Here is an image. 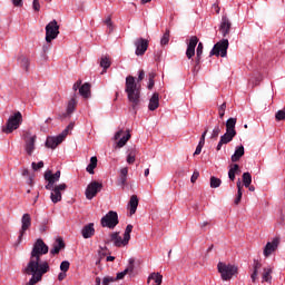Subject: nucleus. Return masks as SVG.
<instances>
[{
	"label": "nucleus",
	"mask_w": 285,
	"mask_h": 285,
	"mask_svg": "<svg viewBox=\"0 0 285 285\" xmlns=\"http://www.w3.org/2000/svg\"><path fill=\"white\" fill-rule=\"evenodd\" d=\"M49 247L46 245L43 239L38 238L33 245L31 250L30 261L24 268V273L27 275H32L30 281L26 285H36L38 282H41L43 275L50 271V265L48 262L41 263V256L48 255Z\"/></svg>",
	"instance_id": "nucleus-1"
},
{
	"label": "nucleus",
	"mask_w": 285,
	"mask_h": 285,
	"mask_svg": "<svg viewBox=\"0 0 285 285\" xmlns=\"http://www.w3.org/2000/svg\"><path fill=\"white\" fill-rule=\"evenodd\" d=\"M125 92L134 110L141 104V87L137 86L135 77L128 76L125 82Z\"/></svg>",
	"instance_id": "nucleus-2"
},
{
	"label": "nucleus",
	"mask_w": 285,
	"mask_h": 285,
	"mask_svg": "<svg viewBox=\"0 0 285 285\" xmlns=\"http://www.w3.org/2000/svg\"><path fill=\"white\" fill-rule=\"evenodd\" d=\"M235 126H237V118H229L226 121V132L220 136V140L216 147V150H222V146L226 144H230L235 137H237V130H235Z\"/></svg>",
	"instance_id": "nucleus-3"
},
{
	"label": "nucleus",
	"mask_w": 285,
	"mask_h": 285,
	"mask_svg": "<svg viewBox=\"0 0 285 285\" xmlns=\"http://www.w3.org/2000/svg\"><path fill=\"white\" fill-rule=\"evenodd\" d=\"M130 233H132V225H127L124 238L119 235V232H115L110 234V242L117 248H121V246H128V242H130Z\"/></svg>",
	"instance_id": "nucleus-4"
},
{
	"label": "nucleus",
	"mask_w": 285,
	"mask_h": 285,
	"mask_svg": "<svg viewBox=\"0 0 285 285\" xmlns=\"http://www.w3.org/2000/svg\"><path fill=\"white\" fill-rule=\"evenodd\" d=\"M135 271V258L129 259V264L126 267L125 271L119 272L116 277L112 276H105L102 278V285H110L114 284V282H119V279H124L126 275H130Z\"/></svg>",
	"instance_id": "nucleus-5"
},
{
	"label": "nucleus",
	"mask_w": 285,
	"mask_h": 285,
	"mask_svg": "<svg viewBox=\"0 0 285 285\" xmlns=\"http://www.w3.org/2000/svg\"><path fill=\"white\" fill-rule=\"evenodd\" d=\"M218 273L224 282L233 279L234 275H237V266L219 262L217 265Z\"/></svg>",
	"instance_id": "nucleus-6"
},
{
	"label": "nucleus",
	"mask_w": 285,
	"mask_h": 285,
	"mask_svg": "<svg viewBox=\"0 0 285 285\" xmlns=\"http://www.w3.org/2000/svg\"><path fill=\"white\" fill-rule=\"evenodd\" d=\"M21 121H23V116L21 115V111H17L8 119L6 127H2V132L10 135V132L17 130V128L21 126Z\"/></svg>",
	"instance_id": "nucleus-7"
},
{
	"label": "nucleus",
	"mask_w": 285,
	"mask_h": 285,
	"mask_svg": "<svg viewBox=\"0 0 285 285\" xmlns=\"http://www.w3.org/2000/svg\"><path fill=\"white\" fill-rule=\"evenodd\" d=\"M102 228H115L119 224V215L117 212H108L100 220Z\"/></svg>",
	"instance_id": "nucleus-8"
},
{
	"label": "nucleus",
	"mask_w": 285,
	"mask_h": 285,
	"mask_svg": "<svg viewBox=\"0 0 285 285\" xmlns=\"http://www.w3.org/2000/svg\"><path fill=\"white\" fill-rule=\"evenodd\" d=\"M46 42L48 45L52 43L53 39H57L59 37V23L57 20L50 21L46 28Z\"/></svg>",
	"instance_id": "nucleus-9"
},
{
	"label": "nucleus",
	"mask_w": 285,
	"mask_h": 285,
	"mask_svg": "<svg viewBox=\"0 0 285 285\" xmlns=\"http://www.w3.org/2000/svg\"><path fill=\"white\" fill-rule=\"evenodd\" d=\"M228 39H223L218 41L210 50L209 57H219V55L222 57H226V55H228Z\"/></svg>",
	"instance_id": "nucleus-10"
},
{
	"label": "nucleus",
	"mask_w": 285,
	"mask_h": 285,
	"mask_svg": "<svg viewBox=\"0 0 285 285\" xmlns=\"http://www.w3.org/2000/svg\"><path fill=\"white\" fill-rule=\"evenodd\" d=\"M101 188H104V184L97 180L91 181L86 188V191H85L86 198L92 199L94 197H97V194L101 193Z\"/></svg>",
	"instance_id": "nucleus-11"
},
{
	"label": "nucleus",
	"mask_w": 285,
	"mask_h": 285,
	"mask_svg": "<svg viewBox=\"0 0 285 285\" xmlns=\"http://www.w3.org/2000/svg\"><path fill=\"white\" fill-rule=\"evenodd\" d=\"M68 188V185H66V183H62L60 185H55L51 195H50V199L53 204H59V202H61L62 197H61V193H63V190H66Z\"/></svg>",
	"instance_id": "nucleus-12"
},
{
	"label": "nucleus",
	"mask_w": 285,
	"mask_h": 285,
	"mask_svg": "<svg viewBox=\"0 0 285 285\" xmlns=\"http://www.w3.org/2000/svg\"><path fill=\"white\" fill-rule=\"evenodd\" d=\"M21 229L19 232L18 240L21 242L23 239V236L26 235V230L30 229V226H32V218L30 217V214H23L21 218Z\"/></svg>",
	"instance_id": "nucleus-13"
},
{
	"label": "nucleus",
	"mask_w": 285,
	"mask_h": 285,
	"mask_svg": "<svg viewBox=\"0 0 285 285\" xmlns=\"http://www.w3.org/2000/svg\"><path fill=\"white\" fill-rule=\"evenodd\" d=\"M63 139H66V131H62L60 135L56 137H48L46 140V147L55 150V148H57L59 144L63 142Z\"/></svg>",
	"instance_id": "nucleus-14"
},
{
	"label": "nucleus",
	"mask_w": 285,
	"mask_h": 285,
	"mask_svg": "<svg viewBox=\"0 0 285 285\" xmlns=\"http://www.w3.org/2000/svg\"><path fill=\"white\" fill-rule=\"evenodd\" d=\"M279 246V237L273 238L272 242H268L263 250L264 257H271Z\"/></svg>",
	"instance_id": "nucleus-15"
},
{
	"label": "nucleus",
	"mask_w": 285,
	"mask_h": 285,
	"mask_svg": "<svg viewBox=\"0 0 285 285\" xmlns=\"http://www.w3.org/2000/svg\"><path fill=\"white\" fill-rule=\"evenodd\" d=\"M114 139L115 141H118L117 142L118 148H124V146H126V144H128V141L130 140V132H127L126 135H124V130L120 129L115 134Z\"/></svg>",
	"instance_id": "nucleus-16"
},
{
	"label": "nucleus",
	"mask_w": 285,
	"mask_h": 285,
	"mask_svg": "<svg viewBox=\"0 0 285 285\" xmlns=\"http://www.w3.org/2000/svg\"><path fill=\"white\" fill-rule=\"evenodd\" d=\"M135 46L137 57H142V55H146V50H148V40L139 38L135 41Z\"/></svg>",
	"instance_id": "nucleus-17"
},
{
	"label": "nucleus",
	"mask_w": 285,
	"mask_h": 285,
	"mask_svg": "<svg viewBox=\"0 0 285 285\" xmlns=\"http://www.w3.org/2000/svg\"><path fill=\"white\" fill-rule=\"evenodd\" d=\"M197 43H199V38H197V36H193L189 39V43L187 45V50H186L187 59H193V57H195V48H197Z\"/></svg>",
	"instance_id": "nucleus-18"
},
{
	"label": "nucleus",
	"mask_w": 285,
	"mask_h": 285,
	"mask_svg": "<svg viewBox=\"0 0 285 285\" xmlns=\"http://www.w3.org/2000/svg\"><path fill=\"white\" fill-rule=\"evenodd\" d=\"M63 248H66V243L63 242V238L58 237L50 249V255H59Z\"/></svg>",
	"instance_id": "nucleus-19"
},
{
	"label": "nucleus",
	"mask_w": 285,
	"mask_h": 285,
	"mask_svg": "<svg viewBox=\"0 0 285 285\" xmlns=\"http://www.w3.org/2000/svg\"><path fill=\"white\" fill-rule=\"evenodd\" d=\"M77 108V98L73 97L69 100L67 106V111L62 115H59L58 118L66 119L67 117H70L72 112H75V109Z\"/></svg>",
	"instance_id": "nucleus-20"
},
{
	"label": "nucleus",
	"mask_w": 285,
	"mask_h": 285,
	"mask_svg": "<svg viewBox=\"0 0 285 285\" xmlns=\"http://www.w3.org/2000/svg\"><path fill=\"white\" fill-rule=\"evenodd\" d=\"M81 235L83 239H90V237H95V223L85 225L81 229Z\"/></svg>",
	"instance_id": "nucleus-21"
},
{
	"label": "nucleus",
	"mask_w": 285,
	"mask_h": 285,
	"mask_svg": "<svg viewBox=\"0 0 285 285\" xmlns=\"http://www.w3.org/2000/svg\"><path fill=\"white\" fill-rule=\"evenodd\" d=\"M26 141V153L27 155H32L35 153V142L37 141V136H27L24 138Z\"/></svg>",
	"instance_id": "nucleus-22"
},
{
	"label": "nucleus",
	"mask_w": 285,
	"mask_h": 285,
	"mask_svg": "<svg viewBox=\"0 0 285 285\" xmlns=\"http://www.w3.org/2000/svg\"><path fill=\"white\" fill-rule=\"evenodd\" d=\"M61 179V171L58 170L55 174H52V170H47L45 173V180L46 181H52V184H57Z\"/></svg>",
	"instance_id": "nucleus-23"
},
{
	"label": "nucleus",
	"mask_w": 285,
	"mask_h": 285,
	"mask_svg": "<svg viewBox=\"0 0 285 285\" xmlns=\"http://www.w3.org/2000/svg\"><path fill=\"white\" fill-rule=\"evenodd\" d=\"M230 26H232L230 20H228V18L226 17H223L220 28H219L223 37L230 35Z\"/></svg>",
	"instance_id": "nucleus-24"
},
{
	"label": "nucleus",
	"mask_w": 285,
	"mask_h": 285,
	"mask_svg": "<svg viewBox=\"0 0 285 285\" xmlns=\"http://www.w3.org/2000/svg\"><path fill=\"white\" fill-rule=\"evenodd\" d=\"M139 206V198L137 197V195H132L130 197V200L128 203V207H129V215L132 216L135 215V213H137V207Z\"/></svg>",
	"instance_id": "nucleus-25"
},
{
	"label": "nucleus",
	"mask_w": 285,
	"mask_h": 285,
	"mask_svg": "<svg viewBox=\"0 0 285 285\" xmlns=\"http://www.w3.org/2000/svg\"><path fill=\"white\" fill-rule=\"evenodd\" d=\"M149 110L155 111L159 108V94L155 92L149 100Z\"/></svg>",
	"instance_id": "nucleus-26"
},
{
	"label": "nucleus",
	"mask_w": 285,
	"mask_h": 285,
	"mask_svg": "<svg viewBox=\"0 0 285 285\" xmlns=\"http://www.w3.org/2000/svg\"><path fill=\"white\" fill-rule=\"evenodd\" d=\"M202 55H204V43L199 42L196 49L195 70H197L199 63H202Z\"/></svg>",
	"instance_id": "nucleus-27"
},
{
	"label": "nucleus",
	"mask_w": 285,
	"mask_h": 285,
	"mask_svg": "<svg viewBox=\"0 0 285 285\" xmlns=\"http://www.w3.org/2000/svg\"><path fill=\"white\" fill-rule=\"evenodd\" d=\"M79 95L83 97V99H90V83L85 82L80 88H79Z\"/></svg>",
	"instance_id": "nucleus-28"
},
{
	"label": "nucleus",
	"mask_w": 285,
	"mask_h": 285,
	"mask_svg": "<svg viewBox=\"0 0 285 285\" xmlns=\"http://www.w3.org/2000/svg\"><path fill=\"white\" fill-rule=\"evenodd\" d=\"M222 130H224V124H217L210 135V139H214V141H217L219 135H222Z\"/></svg>",
	"instance_id": "nucleus-29"
},
{
	"label": "nucleus",
	"mask_w": 285,
	"mask_h": 285,
	"mask_svg": "<svg viewBox=\"0 0 285 285\" xmlns=\"http://www.w3.org/2000/svg\"><path fill=\"white\" fill-rule=\"evenodd\" d=\"M244 155V147L243 145L236 147L234 155L232 156V161L235 164L242 159Z\"/></svg>",
	"instance_id": "nucleus-30"
},
{
	"label": "nucleus",
	"mask_w": 285,
	"mask_h": 285,
	"mask_svg": "<svg viewBox=\"0 0 285 285\" xmlns=\"http://www.w3.org/2000/svg\"><path fill=\"white\" fill-rule=\"evenodd\" d=\"M239 173H240L239 165L237 164L232 165L228 171V178L230 179V181H235V175H239Z\"/></svg>",
	"instance_id": "nucleus-31"
},
{
	"label": "nucleus",
	"mask_w": 285,
	"mask_h": 285,
	"mask_svg": "<svg viewBox=\"0 0 285 285\" xmlns=\"http://www.w3.org/2000/svg\"><path fill=\"white\" fill-rule=\"evenodd\" d=\"M110 66H111L110 57H108V56H102V57L100 58V68H104L101 75H104V72H106V70H107L108 68H110Z\"/></svg>",
	"instance_id": "nucleus-32"
},
{
	"label": "nucleus",
	"mask_w": 285,
	"mask_h": 285,
	"mask_svg": "<svg viewBox=\"0 0 285 285\" xmlns=\"http://www.w3.org/2000/svg\"><path fill=\"white\" fill-rule=\"evenodd\" d=\"M97 157L96 156H92L90 158V163L89 165L87 166L86 170L87 173H89V175H95V168H97Z\"/></svg>",
	"instance_id": "nucleus-33"
},
{
	"label": "nucleus",
	"mask_w": 285,
	"mask_h": 285,
	"mask_svg": "<svg viewBox=\"0 0 285 285\" xmlns=\"http://www.w3.org/2000/svg\"><path fill=\"white\" fill-rule=\"evenodd\" d=\"M19 63L20 67L26 70V72H28L29 68H30V60L26 57V56H21L19 58Z\"/></svg>",
	"instance_id": "nucleus-34"
},
{
	"label": "nucleus",
	"mask_w": 285,
	"mask_h": 285,
	"mask_svg": "<svg viewBox=\"0 0 285 285\" xmlns=\"http://www.w3.org/2000/svg\"><path fill=\"white\" fill-rule=\"evenodd\" d=\"M243 184L245 188L250 187V184H253V176L250 175V173L246 171L243 174Z\"/></svg>",
	"instance_id": "nucleus-35"
},
{
	"label": "nucleus",
	"mask_w": 285,
	"mask_h": 285,
	"mask_svg": "<svg viewBox=\"0 0 285 285\" xmlns=\"http://www.w3.org/2000/svg\"><path fill=\"white\" fill-rule=\"evenodd\" d=\"M169 41H170V29H166L164 36L160 39V45L168 46Z\"/></svg>",
	"instance_id": "nucleus-36"
},
{
	"label": "nucleus",
	"mask_w": 285,
	"mask_h": 285,
	"mask_svg": "<svg viewBox=\"0 0 285 285\" xmlns=\"http://www.w3.org/2000/svg\"><path fill=\"white\" fill-rule=\"evenodd\" d=\"M155 77H157V73L153 71L148 73V90H153V88H155Z\"/></svg>",
	"instance_id": "nucleus-37"
},
{
	"label": "nucleus",
	"mask_w": 285,
	"mask_h": 285,
	"mask_svg": "<svg viewBox=\"0 0 285 285\" xmlns=\"http://www.w3.org/2000/svg\"><path fill=\"white\" fill-rule=\"evenodd\" d=\"M272 273H273V269L264 268V272L262 274L263 282H271V279H273V276H271Z\"/></svg>",
	"instance_id": "nucleus-38"
},
{
	"label": "nucleus",
	"mask_w": 285,
	"mask_h": 285,
	"mask_svg": "<svg viewBox=\"0 0 285 285\" xmlns=\"http://www.w3.org/2000/svg\"><path fill=\"white\" fill-rule=\"evenodd\" d=\"M222 186V179L212 176L210 177V188H219Z\"/></svg>",
	"instance_id": "nucleus-39"
},
{
	"label": "nucleus",
	"mask_w": 285,
	"mask_h": 285,
	"mask_svg": "<svg viewBox=\"0 0 285 285\" xmlns=\"http://www.w3.org/2000/svg\"><path fill=\"white\" fill-rule=\"evenodd\" d=\"M137 156V150L131 149L127 156V164H135V157Z\"/></svg>",
	"instance_id": "nucleus-40"
},
{
	"label": "nucleus",
	"mask_w": 285,
	"mask_h": 285,
	"mask_svg": "<svg viewBox=\"0 0 285 285\" xmlns=\"http://www.w3.org/2000/svg\"><path fill=\"white\" fill-rule=\"evenodd\" d=\"M275 119H276V121H284V119H285V107L276 112Z\"/></svg>",
	"instance_id": "nucleus-41"
},
{
	"label": "nucleus",
	"mask_w": 285,
	"mask_h": 285,
	"mask_svg": "<svg viewBox=\"0 0 285 285\" xmlns=\"http://www.w3.org/2000/svg\"><path fill=\"white\" fill-rule=\"evenodd\" d=\"M60 271H61L62 273H68V271H70V262L63 261V262L60 264Z\"/></svg>",
	"instance_id": "nucleus-42"
},
{
	"label": "nucleus",
	"mask_w": 285,
	"mask_h": 285,
	"mask_svg": "<svg viewBox=\"0 0 285 285\" xmlns=\"http://www.w3.org/2000/svg\"><path fill=\"white\" fill-rule=\"evenodd\" d=\"M218 115L220 119H224V116L226 115V102H223L218 109Z\"/></svg>",
	"instance_id": "nucleus-43"
},
{
	"label": "nucleus",
	"mask_w": 285,
	"mask_h": 285,
	"mask_svg": "<svg viewBox=\"0 0 285 285\" xmlns=\"http://www.w3.org/2000/svg\"><path fill=\"white\" fill-rule=\"evenodd\" d=\"M259 268H262V263L257 259H254L253 263V273H259Z\"/></svg>",
	"instance_id": "nucleus-44"
},
{
	"label": "nucleus",
	"mask_w": 285,
	"mask_h": 285,
	"mask_svg": "<svg viewBox=\"0 0 285 285\" xmlns=\"http://www.w3.org/2000/svg\"><path fill=\"white\" fill-rule=\"evenodd\" d=\"M119 186H121V188L128 186V176H120L119 177Z\"/></svg>",
	"instance_id": "nucleus-45"
},
{
	"label": "nucleus",
	"mask_w": 285,
	"mask_h": 285,
	"mask_svg": "<svg viewBox=\"0 0 285 285\" xmlns=\"http://www.w3.org/2000/svg\"><path fill=\"white\" fill-rule=\"evenodd\" d=\"M206 135H208V128L205 129V131L203 132L200 140L198 142V146H205L206 144Z\"/></svg>",
	"instance_id": "nucleus-46"
},
{
	"label": "nucleus",
	"mask_w": 285,
	"mask_h": 285,
	"mask_svg": "<svg viewBox=\"0 0 285 285\" xmlns=\"http://www.w3.org/2000/svg\"><path fill=\"white\" fill-rule=\"evenodd\" d=\"M32 8L35 12H39L41 10V4L39 3V0H33Z\"/></svg>",
	"instance_id": "nucleus-47"
},
{
	"label": "nucleus",
	"mask_w": 285,
	"mask_h": 285,
	"mask_svg": "<svg viewBox=\"0 0 285 285\" xmlns=\"http://www.w3.org/2000/svg\"><path fill=\"white\" fill-rule=\"evenodd\" d=\"M31 166H32L33 170H40V168H43V160L39 161L38 164L32 163Z\"/></svg>",
	"instance_id": "nucleus-48"
},
{
	"label": "nucleus",
	"mask_w": 285,
	"mask_h": 285,
	"mask_svg": "<svg viewBox=\"0 0 285 285\" xmlns=\"http://www.w3.org/2000/svg\"><path fill=\"white\" fill-rule=\"evenodd\" d=\"M197 179H199V171L195 170L190 178L191 184H195V181H197Z\"/></svg>",
	"instance_id": "nucleus-49"
},
{
	"label": "nucleus",
	"mask_w": 285,
	"mask_h": 285,
	"mask_svg": "<svg viewBox=\"0 0 285 285\" xmlns=\"http://www.w3.org/2000/svg\"><path fill=\"white\" fill-rule=\"evenodd\" d=\"M242 196H243L242 190H238V191H237V196H236V198H235V200H234V203H235L236 206H238V204L242 202Z\"/></svg>",
	"instance_id": "nucleus-50"
},
{
	"label": "nucleus",
	"mask_w": 285,
	"mask_h": 285,
	"mask_svg": "<svg viewBox=\"0 0 285 285\" xmlns=\"http://www.w3.org/2000/svg\"><path fill=\"white\" fill-rule=\"evenodd\" d=\"M105 23H106V26H108L109 31L112 32V18L108 17V18L105 20Z\"/></svg>",
	"instance_id": "nucleus-51"
},
{
	"label": "nucleus",
	"mask_w": 285,
	"mask_h": 285,
	"mask_svg": "<svg viewBox=\"0 0 285 285\" xmlns=\"http://www.w3.org/2000/svg\"><path fill=\"white\" fill-rule=\"evenodd\" d=\"M11 1H12V4L16 8H22L23 7V0H11Z\"/></svg>",
	"instance_id": "nucleus-52"
},
{
	"label": "nucleus",
	"mask_w": 285,
	"mask_h": 285,
	"mask_svg": "<svg viewBox=\"0 0 285 285\" xmlns=\"http://www.w3.org/2000/svg\"><path fill=\"white\" fill-rule=\"evenodd\" d=\"M75 128V124L70 122L66 129L63 130V132H66V137H68V132H70V130H72Z\"/></svg>",
	"instance_id": "nucleus-53"
},
{
	"label": "nucleus",
	"mask_w": 285,
	"mask_h": 285,
	"mask_svg": "<svg viewBox=\"0 0 285 285\" xmlns=\"http://www.w3.org/2000/svg\"><path fill=\"white\" fill-rule=\"evenodd\" d=\"M46 190H53L55 189V184L52 180L48 181V184L45 186Z\"/></svg>",
	"instance_id": "nucleus-54"
},
{
	"label": "nucleus",
	"mask_w": 285,
	"mask_h": 285,
	"mask_svg": "<svg viewBox=\"0 0 285 285\" xmlns=\"http://www.w3.org/2000/svg\"><path fill=\"white\" fill-rule=\"evenodd\" d=\"M144 77H146V72L144 70H139V73H138V83L139 81H144Z\"/></svg>",
	"instance_id": "nucleus-55"
},
{
	"label": "nucleus",
	"mask_w": 285,
	"mask_h": 285,
	"mask_svg": "<svg viewBox=\"0 0 285 285\" xmlns=\"http://www.w3.org/2000/svg\"><path fill=\"white\" fill-rule=\"evenodd\" d=\"M120 177H128V167L120 169Z\"/></svg>",
	"instance_id": "nucleus-56"
},
{
	"label": "nucleus",
	"mask_w": 285,
	"mask_h": 285,
	"mask_svg": "<svg viewBox=\"0 0 285 285\" xmlns=\"http://www.w3.org/2000/svg\"><path fill=\"white\" fill-rule=\"evenodd\" d=\"M202 148H204L203 145H197L196 150L194 153V157L197 156V155H202Z\"/></svg>",
	"instance_id": "nucleus-57"
},
{
	"label": "nucleus",
	"mask_w": 285,
	"mask_h": 285,
	"mask_svg": "<svg viewBox=\"0 0 285 285\" xmlns=\"http://www.w3.org/2000/svg\"><path fill=\"white\" fill-rule=\"evenodd\" d=\"M79 88H81V80H78V81L73 85L72 90H73L75 92H77V90H79Z\"/></svg>",
	"instance_id": "nucleus-58"
},
{
	"label": "nucleus",
	"mask_w": 285,
	"mask_h": 285,
	"mask_svg": "<svg viewBox=\"0 0 285 285\" xmlns=\"http://www.w3.org/2000/svg\"><path fill=\"white\" fill-rule=\"evenodd\" d=\"M257 275H259V273L253 272L250 275V279L253 282V284H255V282H257Z\"/></svg>",
	"instance_id": "nucleus-59"
},
{
	"label": "nucleus",
	"mask_w": 285,
	"mask_h": 285,
	"mask_svg": "<svg viewBox=\"0 0 285 285\" xmlns=\"http://www.w3.org/2000/svg\"><path fill=\"white\" fill-rule=\"evenodd\" d=\"M58 279L59 282H63V279H66V272H62L58 275Z\"/></svg>",
	"instance_id": "nucleus-60"
},
{
	"label": "nucleus",
	"mask_w": 285,
	"mask_h": 285,
	"mask_svg": "<svg viewBox=\"0 0 285 285\" xmlns=\"http://www.w3.org/2000/svg\"><path fill=\"white\" fill-rule=\"evenodd\" d=\"M236 186H237V191L242 190L243 186H242L240 179L237 180Z\"/></svg>",
	"instance_id": "nucleus-61"
},
{
	"label": "nucleus",
	"mask_w": 285,
	"mask_h": 285,
	"mask_svg": "<svg viewBox=\"0 0 285 285\" xmlns=\"http://www.w3.org/2000/svg\"><path fill=\"white\" fill-rule=\"evenodd\" d=\"M205 226H210V222H204V223L200 225V228L204 230Z\"/></svg>",
	"instance_id": "nucleus-62"
},
{
	"label": "nucleus",
	"mask_w": 285,
	"mask_h": 285,
	"mask_svg": "<svg viewBox=\"0 0 285 285\" xmlns=\"http://www.w3.org/2000/svg\"><path fill=\"white\" fill-rule=\"evenodd\" d=\"M96 285H101V278L100 277H96Z\"/></svg>",
	"instance_id": "nucleus-63"
},
{
	"label": "nucleus",
	"mask_w": 285,
	"mask_h": 285,
	"mask_svg": "<svg viewBox=\"0 0 285 285\" xmlns=\"http://www.w3.org/2000/svg\"><path fill=\"white\" fill-rule=\"evenodd\" d=\"M107 262H115V256H108Z\"/></svg>",
	"instance_id": "nucleus-64"
}]
</instances>
